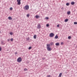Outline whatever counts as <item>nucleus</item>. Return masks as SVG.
Segmentation results:
<instances>
[{
	"mask_svg": "<svg viewBox=\"0 0 77 77\" xmlns=\"http://www.w3.org/2000/svg\"><path fill=\"white\" fill-rule=\"evenodd\" d=\"M10 35H12V32H10Z\"/></svg>",
	"mask_w": 77,
	"mask_h": 77,
	"instance_id": "393cba45",
	"label": "nucleus"
},
{
	"mask_svg": "<svg viewBox=\"0 0 77 77\" xmlns=\"http://www.w3.org/2000/svg\"><path fill=\"white\" fill-rule=\"evenodd\" d=\"M68 21V19H66L65 20V22H67Z\"/></svg>",
	"mask_w": 77,
	"mask_h": 77,
	"instance_id": "4468645a",
	"label": "nucleus"
},
{
	"mask_svg": "<svg viewBox=\"0 0 77 77\" xmlns=\"http://www.w3.org/2000/svg\"><path fill=\"white\" fill-rule=\"evenodd\" d=\"M68 39H71V36H69L68 37Z\"/></svg>",
	"mask_w": 77,
	"mask_h": 77,
	"instance_id": "aec40b11",
	"label": "nucleus"
},
{
	"mask_svg": "<svg viewBox=\"0 0 77 77\" xmlns=\"http://www.w3.org/2000/svg\"><path fill=\"white\" fill-rule=\"evenodd\" d=\"M49 36L50 38H53L54 36V34L53 33H51L50 34Z\"/></svg>",
	"mask_w": 77,
	"mask_h": 77,
	"instance_id": "20e7f679",
	"label": "nucleus"
},
{
	"mask_svg": "<svg viewBox=\"0 0 77 77\" xmlns=\"http://www.w3.org/2000/svg\"><path fill=\"white\" fill-rule=\"evenodd\" d=\"M17 62H21V61H22V58H21V57H19L17 60Z\"/></svg>",
	"mask_w": 77,
	"mask_h": 77,
	"instance_id": "7ed1b4c3",
	"label": "nucleus"
},
{
	"mask_svg": "<svg viewBox=\"0 0 77 77\" xmlns=\"http://www.w3.org/2000/svg\"><path fill=\"white\" fill-rule=\"evenodd\" d=\"M0 33H1V31H0Z\"/></svg>",
	"mask_w": 77,
	"mask_h": 77,
	"instance_id": "e433bc0d",
	"label": "nucleus"
},
{
	"mask_svg": "<svg viewBox=\"0 0 77 77\" xmlns=\"http://www.w3.org/2000/svg\"><path fill=\"white\" fill-rule=\"evenodd\" d=\"M35 18H40V16H39L37 15L35 16Z\"/></svg>",
	"mask_w": 77,
	"mask_h": 77,
	"instance_id": "6e6552de",
	"label": "nucleus"
},
{
	"mask_svg": "<svg viewBox=\"0 0 77 77\" xmlns=\"http://www.w3.org/2000/svg\"><path fill=\"white\" fill-rule=\"evenodd\" d=\"M31 48H32V47H29V50H30L31 49Z\"/></svg>",
	"mask_w": 77,
	"mask_h": 77,
	"instance_id": "5701e85b",
	"label": "nucleus"
},
{
	"mask_svg": "<svg viewBox=\"0 0 77 77\" xmlns=\"http://www.w3.org/2000/svg\"><path fill=\"white\" fill-rule=\"evenodd\" d=\"M45 18L46 20H48L49 19V18L48 17H46Z\"/></svg>",
	"mask_w": 77,
	"mask_h": 77,
	"instance_id": "6ab92c4d",
	"label": "nucleus"
},
{
	"mask_svg": "<svg viewBox=\"0 0 77 77\" xmlns=\"http://www.w3.org/2000/svg\"><path fill=\"white\" fill-rule=\"evenodd\" d=\"M12 9H13V8H12L11 7L10 8V10H11V11H12Z\"/></svg>",
	"mask_w": 77,
	"mask_h": 77,
	"instance_id": "a878e982",
	"label": "nucleus"
},
{
	"mask_svg": "<svg viewBox=\"0 0 77 77\" xmlns=\"http://www.w3.org/2000/svg\"><path fill=\"white\" fill-rule=\"evenodd\" d=\"M58 36L57 35H56L54 37L55 39H57V38H58Z\"/></svg>",
	"mask_w": 77,
	"mask_h": 77,
	"instance_id": "f8f14e48",
	"label": "nucleus"
},
{
	"mask_svg": "<svg viewBox=\"0 0 77 77\" xmlns=\"http://www.w3.org/2000/svg\"><path fill=\"white\" fill-rule=\"evenodd\" d=\"M61 9L62 10H63V11L64 8H63V7H62V8H61Z\"/></svg>",
	"mask_w": 77,
	"mask_h": 77,
	"instance_id": "c756f323",
	"label": "nucleus"
},
{
	"mask_svg": "<svg viewBox=\"0 0 77 77\" xmlns=\"http://www.w3.org/2000/svg\"><path fill=\"white\" fill-rule=\"evenodd\" d=\"M67 15H70V14H71V11H67Z\"/></svg>",
	"mask_w": 77,
	"mask_h": 77,
	"instance_id": "0eeeda50",
	"label": "nucleus"
},
{
	"mask_svg": "<svg viewBox=\"0 0 77 77\" xmlns=\"http://www.w3.org/2000/svg\"><path fill=\"white\" fill-rule=\"evenodd\" d=\"M66 6H69V3H67L66 4Z\"/></svg>",
	"mask_w": 77,
	"mask_h": 77,
	"instance_id": "f3484780",
	"label": "nucleus"
},
{
	"mask_svg": "<svg viewBox=\"0 0 77 77\" xmlns=\"http://www.w3.org/2000/svg\"><path fill=\"white\" fill-rule=\"evenodd\" d=\"M34 39H36V35H35L34 36Z\"/></svg>",
	"mask_w": 77,
	"mask_h": 77,
	"instance_id": "dca6fc26",
	"label": "nucleus"
},
{
	"mask_svg": "<svg viewBox=\"0 0 77 77\" xmlns=\"http://www.w3.org/2000/svg\"><path fill=\"white\" fill-rule=\"evenodd\" d=\"M50 44H51V45H54V44L53 43V42H51Z\"/></svg>",
	"mask_w": 77,
	"mask_h": 77,
	"instance_id": "a211bd4d",
	"label": "nucleus"
},
{
	"mask_svg": "<svg viewBox=\"0 0 77 77\" xmlns=\"http://www.w3.org/2000/svg\"><path fill=\"white\" fill-rule=\"evenodd\" d=\"M29 16H30V15H29V14H28L27 15V17H29Z\"/></svg>",
	"mask_w": 77,
	"mask_h": 77,
	"instance_id": "bb28decb",
	"label": "nucleus"
},
{
	"mask_svg": "<svg viewBox=\"0 0 77 77\" xmlns=\"http://www.w3.org/2000/svg\"><path fill=\"white\" fill-rule=\"evenodd\" d=\"M74 24H77V22H74Z\"/></svg>",
	"mask_w": 77,
	"mask_h": 77,
	"instance_id": "4be33fe9",
	"label": "nucleus"
},
{
	"mask_svg": "<svg viewBox=\"0 0 77 77\" xmlns=\"http://www.w3.org/2000/svg\"><path fill=\"white\" fill-rule=\"evenodd\" d=\"M8 19L10 20H12V18L11 17H8Z\"/></svg>",
	"mask_w": 77,
	"mask_h": 77,
	"instance_id": "423d86ee",
	"label": "nucleus"
},
{
	"mask_svg": "<svg viewBox=\"0 0 77 77\" xmlns=\"http://www.w3.org/2000/svg\"><path fill=\"white\" fill-rule=\"evenodd\" d=\"M57 27H59V25H57Z\"/></svg>",
	"mask_w": 77,
	"mask_h": 77,
	"instance_id": "7c9ffc66",
	"label": "nucleus"
},
{
	"mask_svg": "<svg viewBox=\"0 0 77 77\" xmlns=\"http://www.w3.org/2000/svg\"><path fill=\"white\" fill-rule=\"evenodd\" d=\"M1 44L2 45H5V43H4L3 41L1 42Z\"/></svg>",
	"mask_w": 77,
	"mask_h": 77,
	"instance_id": "9b49d317",
	"label": "nucleus"
},
{
	"mask_svg": "<svg viewBox=\"0 0 77 77\" xmlns=\"http://www.w3.org/2000/svg\"><path fill=\"white\" fill-rule=\"evenodd\" d=\"M37 28L38 29H40L41 28V25H40V24L38 25Z\"/></svg>",
	"mask_w": 77,
	"mask_h": 77,
	"instance_id": "39448f33",
	"label": "nucleus"
},
{
	"mask_svg": "<svg viewBox=\"0 0 77 77\" xmlns=\"http://www.w3.org/2000/svg\"><path fill=\"white\" fill-rule=\"evenodd\" d=\"M11 41H14V39H13V38H11Z\"/></svg>",
	"mask_w": 77,
	"mask_h": 77,
	"instance_id": "412c9836",
	"label": "nucleus"
},
{
	"mask_svg": "<svg viewBox=\"0 0 77 77\" xmlns=\"http://www.w3.org/2000/svg\"><path fill=\"white\" fill-rule=\"evenodd\" d=\"M24 71H27V69L26 68L24 69Z\"/></svg>",
	"mask_w": 77,
	"mask_h": 77,
	"instance_id": "2f4dec72",
	"label": "nucleus"
},
{
	"mask_svg": "<svg viewBox=\"0 0 77 77\" xmlns=\"http://www.w3.org/2000/svg\"><path fill=\"white\" fill-rule=\"evenodd\" d=\"M47 77H50V75H48Z\"/></svg>",
	"mask_w": 77,
	"mask_h": 77,
	"instance_id": "473e14b6",
	"label": "nucleus"
},
{
	"mask_svg": "<svg viewBox=\"0 0 77 77\" xmlns=\"http://www.w3.org/2000/svg\"><path fill=\"white\" fill-rule=\"evenodd\" d=\"M59 43H57L55 44L57 46H59Z\"/></svg>",
	"mask_w": 77,
	"mask_h": 77,
	"instance_id": "9d476101",
	"label": "nucleus"
},
{
	"mask_svg": "<svg viewBox=\"0 0 77 77\" xmlns=\"http://www.w3.org/2000/svg\"><path fill=\"white\" fill-rule=\"evenodd\" d=\"M10 40V39H8V41H9V40Z\"/></svg>",
	"mask_w": 77,
	"mask_h": 77,
	"instance_id": "c9c22d12",
	"label": "nucleus"
},
{
	"mask_svg": "<svg viewBox=\"0 0 77 77\" xmlns=\"http://www.w3.org/2000/svg\"><path fill=\"white\" fill-rule=\"evenodd\" d=\"M29 6L28 5H26L24 7V9H25L26 10H29Z\"/></svg>",
	"mask_w": 77,
	"mask_h": 77,
	"instance_id": "f03ea898",
	"label": "nucleus"
},
{
	"mask_svg": "<svg viewBox=\"0 0 77 77\" xmlns=\"http://www.w3.org/2000/svg\"><path fill=\"white\" fill-rule=\"evenodd\" d=\"M17 4L18 5H20L21 4V2H17Z\"/></svg>",
	"mask_w": 77,
	"mask_h": 77,
	"instance_id": "ddd939ff",
	"label": "nucleus"
},
{
	"mask_svg": "<svg viewBox=\"0 0 77 77\" xmlns=\"http://www.w3.org/2000/svg\"><path fill=\"white\" fill-rule=\"evenodd\" d=\"M61 45H63V42H61L60 44Z\"/></svg>",
	"mask_w": 77,
	"mask_h": 77,
	"instance_id": "cd10ccee",
	"label": "nucleus"
},
{
	"mask_svg": "<svg viewBox=\"0 0 77 77\" xmlns=\"http://www.w3.org/2000/svg\"><path fill=\"white\" fill-rule=\"evenodd\" d=\"M0 51H2V48L0 47Z\"/></svg>",
	"mask_w": 77,
	"mask_h": 77,
	"instance_id": "72a5a7b5",
	"label": "nucleus"
},
{
	"mask_svg": "<svg viewBox=\"0 0 77 77\" xmlns=\"http://www.w3.org/2000/svg\"><path fill=\"white\" fill-rule=\"evenodd\" d=\"M46 26L47 27H48V26H49V24H47L46 25Z\"/></svg>",
	"mask_w": 77,
	"mask_h": 77,
	"instance_id": "c85d7f7f",
	"label": "nucleus"
},
{
	"mask_svg": "<svg viewBox=\"0 0 77 77\" xmlns=\"http://www.w3.org/2000/svg\"><path fill=\"white\" fill-rule=\"evenodd\" d=\"M17 2H21V0H17Z\"/></svg>",
	"mask_w": 77,
	"mask_h": 77,
	"instance_id": "b1692460",
	"label": "nucleus"
},
{
	"mask_svg": "<svg viewBox=\"0 0 77 77\" xmlns=\"http://www.w3.org/2000/svg\"><path fill=\"white\" fill-rule=\"evenodd\" d=\"M62 73H60L59 74V77H61V76H62Z\"/></svg>",
	"mask_w": 77,
	"mask_h": 77,
	"instance_id": "2eb2a0df",
	"label": "nucleus"
},
{
	"mask_svg": "<svg viewBox=\"0 0 77 77\" xmlns=\"http://www.w3.org/2000/svg\"><path fill=\"white\" fill-rule=\"evenodd\" d=\"M74 4H75V2H71V5H74Z\"/></svg>",
	"mask_w": 77,
	"mask_h": 77,
	"instance_id": "1a4fd4ad",
	"label": "nucleus"
},
{
	"mask_svg": "<svg viewBox=\"0 0 77 77\" xmlns=\"http://www.w3.org/2000/svg\"><path fill=\"white\" fill-rule=\"evenodd\" d=\"M47 49L48 51H50L52 50L51 48H50V45H47Z\"/></svg>",
	"mask_w": 77,
	"mask_h": 77,
	"instance_id": "f257e3e1",
	"label": "nucleus"
},
{
	"mask_svg": "<svg viewBox=\"0 0 77 77\" xmlns=\"http://www.w3.org/2000/svg\"><path fill=\"white\" fill-rule=\"evenodd\" d=\"M15 54H17V52H16L15 53Z\"/></svg>",
	"mask_w": 77,
	"mask_h": 77,
	"instance_id": "f704fd0d",
	"label": "nucleus"
}]
</instances>
